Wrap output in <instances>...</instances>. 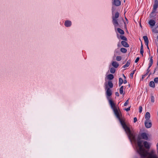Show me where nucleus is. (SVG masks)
Instances as JSON below:
<instances>
[{
    "label": "nucleus",
    "mask_w": 158,
    "mask_h": 158,
    "mask_svg": "<svg viewBox=\"0 0 158 158\" xmlns=\"http://www.w3.org/2000/svg\"><path fill=\"white\" fill-rule=\"evenodd\" d=\"M107 98L111 107L112 109L114 114L116 117L118 119L123 128L125 130L126 133L127 134L129 139L131 140L135 141L136 139L135 138V134L133 132L131 131L130 128L126 124L124 120L121 118L122 114L119 110V107L115 105L113 100L109 97H107Z\"/></svg>",
    "instance_id": "1"
},
{
    "label": "nucleus",
    "mask_w": 158,
    "mask_h": 158,
    "mask_svg": "<svg viewBox=\"0 0 158 158\" xmlns=\"http://www.w3.org/2000/svg\"><path fill=\"white\" fill-rule=\"evenodd\" d=\"M143 141L140 140L139 137L137 139V152L141 158H158L154 151L152 150L148 152L144 148L143 145Z\"/></svg>",
    "instance_id": "2"
},
{
    "label": "nucleus",
    "mask_w": 158,
    "mask_h": 158,
    "mask_svg": "<svg viewBox=\"0 0 158 158\" xmlns=\"http://www.w3.org/2000/svg\"><path fill=\"white\" fill-rule=\"evenodd\" d=\"M119 16V14L118 12H116L114 15L112 17V22L115 27H117L119 25L118 22V20L117 19Z\"/></svg>",
    "instance_id": "3"
},
{
    "label": "nucleus",
    "mask_w": 158,
    "mask_h": 158,
    "mask_svg": "<svg viewBox=\"0 0 158 158\" xmlns=\"http://www.w3.org/2000/svg\"><path fill=\"white\" fill-rule=\"evenodd\" d=\"M105 89L106 90V94L107 97L111 96L112 94L111 90L109 88L107 87V85H106Z\"/></svg>",
    "instance_id": "4"
},
{
    "label": "nucleus",
    "mask_w": 158,
    "mask_h": 158,
    "mask_svg": "<svg viewBox=\"0 0 158 158\" xmlns=\"http://www.w3.org/2000/svg\"><path fill=\"white\" fill-rule=\"evenodd\" d=\"M158 6V2L157 1H155V3L153 5V9L152 12L151 13L150 15L152 16L153 15L154 13H155V11L157 8Z\"/></svg>",
    "instance_id": "5"
},
{
    "label": "nucleus",
    "mask_w": 158,
    "mask_h": 158,
    "mask_svg": "<svg viewBox=\"0 0 158 158\" xmlns=\"http://www.w3.org/2000/svg\"><path fill=\"white\" fill-rule=\"evenodd\" d=\"M144 124L145 127L148 128H151L152 126V123L151 120L145 121Z\"/></svg>",
    "instance_id": "6"
},
{
    "label": "nucleus",
    "mask_w": 158,
    "mask_h": 158,
    "mask_svg": "<svg viewBox=\"0 0 158 158\" xmlns=\"http://www.w3.org/2000/svg\"><path fill=\"white\" fill-rule=\"evenodd\" d=\"M112 3L113 5L116 6H119L121 4V1L119 0H114Z\"/></svg>",
    "instance_id": "7"
},
{
    "label": "nucleus",
    "mask_w": 158,
    "mask_h": 158,
    "mask_svg": "<svg viewBox=\"0 0 158 158\" xmlns=\"http://www.w3.org/2000/svg\"><path fill=\"white\" fill-rule=\"evenodd\" d=\"M106 85H107V87H109L110 88H113V84L112 83L111 81H108V83H105V88H106Z\"/></svg>",
    "instance_id": "8"
},
{
    "label": "nucleus",
    "mask_w": 158,
    "mask_h": 158,
    "mask_svg": "<svg viewBox=\"0 0 158 158\" xmlns=\"http://www.w3.org/2000/svg\"><path fill=\"white\" fill-rule=\"evenodd\" d=\"M141 137L143 139L146 140L148 139V135L145 133H143L141 134Z\"/></svg>",
    "instance_id": "9"
},
{
    "label": "nucleus",
    "mask_w": 158,
    "mask_h": 158,
    "mask_svg": "<svg viewBox=\"0 0 158 158\" xmlns=\"http://www.w3.org/2000/svg\"><path fill=\"white\" fill-rule=\"evenodd\" d=\"M145 121L150 120V114L149 112H147L145 115Z\"/></svg>",
    "instance_id": "10"
},
{
    "label": "nucleus",
    "mask_w": 158,
    "mask_h": 158,
    "mask_svg": "<svg viewBox=\"0 0 158 158\" xmlns=\"http://www.w3.org/2000/svg\"><path fill=\"white\" fill-rule=\"evenodd\" d=\"M71 22L69 20H67L65 21L64 25L66 27H69L71 26Z\"/></svg>",
    "instance_id": "11"
},
{
    "label": "nucleus",
    "mask_w": 158,
    "mask_h": 158,
    "mask_svg": "<svg viewBox=\"0 0 158 158\" xmlns=\"http://www.w3.org/2000/svg\"><path fill=\"white\" fill-rule=\"evenodd\" d=\"M148 23L151 26L153 27L155 25L156 22L154 20L151 19L149 21Z\"/></svg>",
    "instance_id": "12"
},
{
    "label": "nucleus",
    "mask_w": 158,
    "mask_h": 158,
    "mask_svg": "<svg viewBox=\"0 0 158 158\" xmlns=\"http://www.w3.org/2000/svg\"><path fill=\"white\" fill-rule=\"evenodd\" d=\"M144 41L145 42V44L148 46V37L146 36H144L143 37Z\"/></svg>",
    "instance_id": "13"
},
{
    "label": "nucleus",
    "mask_w": 158,
    "mask_h": 158,
    "mask_svg": "<svg viewBox=\"0 0 158 158\" xmlns=\"http://www.w3.org/2000/svg\"><path fill=\"white\" fill-rule=\"evenodd\" d=\"M121 44L123 46L125 47H129V44L127 42L125 41H122Z\"/></svg>",
    "instance_id": "14"
},
{
    "label": "nucleus",
    "mask_w": 158,
    "mask_h": 158,
    "mask_svg": "<svg viewBox=\"0 0 158 158\" xmlns=\"http://www.w3.org/2000/svg\"><path fill=\"white\" fill-rule=\"evenodd\" d=\"M143 144L145 147L146 149H149L150 148V146L149 143L147 141H145L143 143Z\"/></svg>",
    "instance_id": "15"
},
{
    "label": "nucleus",
    "mask_w": 158,
    "mask_h": 158,
    "mask_svg": "<svg viewBox=\"0 0 158 158\" xmlns=\"http://www.w3.org/2000/svg\"><path fill=\"white\" fill-rule=\"evenodd\" d=\"M112 65L115 68H117L118 65V64L116 61H113L112 63Z\"/></svg>",
    "instance_id": "16"
},
{
    "label": "nucleus",
    "mask_w": 158,
    "mask_h": 158,
    "mask_svg": "<svg viewBox=\"0 0 158 158\" xmlns=\"http://www.w3.org/2000/svg\"><path fill=\"white\" fill-rule=\"evenodd\" d=\"M117 30L118 32H119L120 34L121 35H123L124 34V31L120 28H118Z\"/></svg>",
    "instance_id": "17"
},
{
    "label": "nucleus",
    "mask_w": 158,
    "mask_h": 158,
    "mask_svg": "<svg viewBox=\"0 0 158 158\" xmlns=\"http://www.w3.org/2000/svg\"><path fill=\"white\" fill-rule=\"evenodd\" d=\"M107 77L108 79L110 80L113 79L114 77L113 75L112 74H109Z\"/></svg>",
    "instance_id": "18"
},
{
    "label": "nucleus",
    "mask_w": 158,
    "mask_h": 158,
    "mask_svg": "<svg viewBox=\"0 0 158 158\" xmlns=\"http://www.w3.org/2000/svg\"><path fill=\"white\" fill-rule=\"evenodd\" d=\"M130 64V61H128L127 62L126 64L123 66V67L124 68L127 67L129 66Z\"/></svg>",
    "instance_id": "19"
},
{
    "label": "nucleus",
    "mask_w": 158,
    "mask_h": 158,
    "mask_svg": "<svg viewBox=\"0 0 158 158\" xmlns=\"http://www.w3.org/2000/svg\"><path fill=\"white\" fill-rule=\"evenodd\" d=\"M150 63L149 64V66L148 67V69H149V68L152 65V64L153 63V60L152 59V57H151L150 58Z\"/></svg>",
    "instance_id": "20"
},
{
    "label": "nucleus",
    "mask_w": 158,
    "mask_h": 158,
    "mask_svg": "<svg viewBox=\"0 0 158 158\" xmlns=\"http://www.w3.org/2000/svg\"><path fill=\"white\" fill-rule=\"evenodd\" d=\"M149 86L152 87H155V83L154 81H151L149 83Z\"/></svg>",
    "instance_id": "21"
},
{
    "label": "nucleus",
    "mask_w": 158,
    "mask_h": 158,
    "mask_svg": "<svg viewBox=\"0 0 158 158\" xmlns=\"http://www.w3.org/2000/svg\"><path fill=\"white\" fill-rule=\"evenodd\" d=\"M123 80L121 78H119V85L120 86L123 83Z\"/></svg>",
    "instance_id": "22"
},
{
    "label": "nucleus",
    "mask_w": 158,
    "mask_h": 158,
    "mask_svg": "<svg viewBox=\"0 0 158 158\" xmlns=\"http://www.w3.org/2000/svg\"><path fill=\"white\" fill-rule=\"evenodd\" d=\"M121 51L123 53H126L127 52V50L124 48H122L120 49Z\"/></svg>",
    "instance_id": "23"
},
{
    "label": "nucleus",
    "mask_w": 158,
    "mask_h": 158,
    "mask_svg": "<svg viewBox=\"0 0 158 158\" xmlns=\"http://www.w3.org/2000/svg\"><path fill=\"white\" fill-rule=\"evenodd\" d=\"M123 86H121L119 89L120 93L121 94H122L123 93Z\"/></svg>",
    "instance_id": "24"
},
{
    "label": "nucleus",
    "mask_w": 158,
    "mask_h": 158,
    "mask_svg": "<svg viewBox=\"0 0 158 158\" xmlns=\"http://www.w3.org/2000/svg\"><path fill=\"white\" fill-rule=\"evenodd\" d=\"M120 37L121 39L125 41H127V38L123 35H120Z\"/></svg>",
    "instance_id": "25"
},
{
    "label": "nucleus",
    "mask_w": 158,
    "mask_h": 158,
    "mask_svg": "<svg viewBox=\"0 0 158 158\" xmlns=\"http://www.w3.org/2000/svg\"><path fill=\"white\" fill-rule=\"evenodd\" d=\"M110 72L112 73H114L115 72V70L113 68H112L110 69Z\"/></svg>",
    "instance_id": "26"
},
{
    "label": "nucleus",
    "mask_w": 158,
    "mask_h": 158,
    "mask_svg": "<svg viewBox=\"0 0 158 158\" xmlns=\"http://www.w3.org/2000/svg\"><path fill=\"white\" fill-rule=\"evenodd\" d=\"M122 57L120 56H117L116 58V60L117 61H119L121 60Z\"/></svg>",
    "instance_id": "27"
},
{
    "label": "nucleus",
    "mask_w": 158,
    "mask_h": 158,
    "mask_svg": "<svg viewBox=\"0 0 158 158\" xmlns=\"http://www.w3.org/2000/svg\"><path fill=\"white\" fill-rule=\"evenodd\" d=\"M155 98L152 95L151 96V101L152 103L154 102Z\"/></svg>",
    "instance_id": "28"
},
{
    "label": "nucleus",
    "mask_w": 158,
    "mask_h": 158,
    "mask_svg": "<svg viewBox=\"0 0 158 158\" xmlns=\"http://www.w3.org/2000/svg\"><path fill=\"white\" fill-rule=\"evenodd\" d=\"M154 81L155 83H158V77H156L154 78Z\"/></svg>",
    "instance_id": "29"
},
{
    "label": "nucleus",
    "mask_w": 158,
    "mask_h": 158,
    "mask_svg": "<svg viewBox=\"0 0 158 158\" xmlns=\"http://www.w3.org/2000/svg\"><path fill=\"white\" fill-rule=\"evenodd\" d=\"M129 103V99L127 100L126 102L124 103V106H126L127 105V104H128Z\"/></svg>",
    "instance_id": "30"
},
{
    "label": "nucleus",
    "mask_w": 158,
    "mask_h": 158,
    "mask_svg": "<svg viewBox=\"0 0 158 158\" xmlns=\"http://www.w3.org/2000/svg\"><path fill=\"white\" fill-rule=\"evenodd\" d=\"M142 107L141 106L139 107V112L141 113L142 111Z\"/></svg>",
    "instance_id": "31"
},
{
    "label": "nucleus",
    "mask_w": 158,
    "mask_h": 158,
    "mask_svg": "<svg viewBox=\"0 0 158 158\" xmlns=\"http://www.w3.org/2000/svg\"><path fill=\"white\" fill-rule=\"evenodd\" d=\"M140 52L141 55L143 56V49H140Z\"/></svg>",
    "instance_id": "32"
},
{
    "label": "nucleus",
    "mask_w": 158,
    "mask_h": 158,
    "mask_svg": "<svg viewBox=\"0 0 158 158\" xmlns=\"http://www.w3.org/2000/svg\"><path fill=\"white\" fill-rule=\"evenodd\" d=\"M139 57H137L135 60V63H137L138 62V61L139 60Z\"/></svg>",
    "instance_id": "33"
},
{
    "label": "nucleus",
    "mask_w": 158,
    "mask_h": 158,
    "mask_svg": "<svg viewBox=\"0 0 158 158\" xmlns=\"http://www.w3.org/2000/svg\"><path fill=\"white\" fill-rule=\"evenodd\" d=\"M152 31L153 32H154L155 33H157V31H156L155 29H152Z\"/></svg>",
    "instance_id": "34"
},
{
    "label": "nucleus",
    "mask_w": 158,
    "mask_h": 158,
    "mask_svg": "<svg viewBox=\"0 0 158 158\" xmlns=\"http://www.w3.org/2000/svg\"><path fill=\"white\" fill-rule=\"evenodd\" d=\"M130 107H128L127 109H125V110L126 111H128L130 110Z\"/></svg>",
    "instance_id": "35"
},
{
    "label": "nucleus",
    "mask_w": 158,
    "mask_h": 158,
    "mask_svg": "<svg viewBox=\"0 0 158 158\" xmlns=\"http://www.w3.org/2000/svg\"><path fill=\"white\" fill-rule=\"evenodd\" d=\"M137 121V119L136 117H135L134 118V123H135Z\"/></svg>",
    "instance_id": "36"
},
{
    "label": "nucleus",
    "mask_w": 158,
    "mask_h": 158,
    "mask_svg": "<svg viewBox=\"0 0 158 158\" xmlns=\"http://www.w3.org/2000/svg\"><path fill=\"white\" fill-rule=\"evenodd\" d=\"M147 73L145 74H146V75H147V74H148V73H149V72H150V70H149V69H147Z\"/></svg>",
    "instance_id": "37"
},
{
    "label": "nucleus",
    "mask_w": 158,
    "mask_h": 158,
    "mask_svg": "<svg viewBox=\"0 0 158 158\" xmlns=\"http://www.w3.org/2000/svg\"><path fill=\"white\" fill-rule=\"evenodd\" d=\"M115 95L117 96H119V93L118 92H116L115 93Z\"/></svg>",
    "instance_id": "38"
},
{
    "label": "nucleus",
    "mask_w": 158,
    "mask_h": 158,
    "mask_svg": "<svg viewBox=\"0 0 158 158\" xmlns=\"http://www.w3.org/2000/svg\"><path fill=\"white\" fill-rule=\"evenodd\" d=\"M134 71L133 73H131V74H130V76H131V77H133V74H134Z\"/></svg>",
    "instance_id": "39"
},
{
    "label": "nucleus",
    "mask_w": 158,
    "mask_h": 158,
    "mask_svg": "<svg viewBox=\"0 0 158 158\" xmlns=\"http://www.w3.org/2000/svg\"><path fill=\"white\" fill-rule=\"evenodd\" d=\"M143 49V46L142 44V43H141V49Z\"/></svg>",
    "instance_id": "40"
},
{
    "label": "nucleus",
    "mask_w": 158,
    "mask_h": 158,
    "mask_svg": "<svg viewBox=\"0 0 158 158\" xmlns=\"http://www.w3.org/2000/svg\"><path fill=\"white\" fill-rule=\"evenodd\" d=\"M157 153L158 154V143L157 144Z\"/></svg>",
    "instance_id": "41"
},
{
    "label": "nucleus",
    "mask_w": 158,
    "mask_h": 158,
    "mask_svg": "<svg viewBox=\"0 0 158 158\" xmlns=\"http://www.w3.org/2000/svg\"><path fill=\"white\" fill-rule=\"evenodd\" d=\"M146 76V74H145L144 75H143L142 77V78H143Z\"/></svg>",
    "instance_id": "42"
},
{
    "label": "nucleus",
    "mask_w": 158,
    "mask_h": 158,
    "mask_svg": "<svg viewBox=\"0 0 158 158\" xmlns=\"http://www.w3.org/2000/svg\"><path fill=\"white\" fill-rule=\"evenodd\" d=\"M123 82L124 84H125L127 83V81L126 80H124Z\"/></svg>",
    "instance_id": "43"
},
{
    "label": "nucleus",
    "mask_w": 158,
    "mask_h": 158,
    "mask_svg": "<svg viewBox=\"0 0 158 158\" xmlns=\"http://www.w3.org/2000/svg\"><path fill=\"white\" fill-rule=\"evenodd\" d=\"M124 24H125V27L127 29L126 24V23H124Z\"/></svg>",
    "instance_id": "44"
},
{
    "label": "nucleus",
    "mask_w": 158,
    "mask_h": 158,
    "mask_svg": "<svg viewBox=\"0 0 158 158\" xmlns=\"http://www.w3.org/2000/svg\"><path fill=\"white\" fill-rule=\"evenodd\" d=\"M123 76L125 78H126V77H125V76L124 75H123Z\"/></svg>",
    "instance_id": "45"
},
{
    "label": "nucleus",
    "mask_w": 158,
    "mask_h": 158,
    "mask_svg": "<svg viewBox=\"0 0 158 158\" xmlns=\"http://www.w3.org/2000/svg\"><path fill=\"white\" fill-rule=\"evenodd\" d=\"M147 46V48H148V49H149V47H148V46Z\"/></svg>",
    "instance_id": "46"
},
{
    "label": "nucleus",
    "mask_w": 158,
    "mask_h": 158,
    "mask_svg": "<svg viewBox=\"0 0 158 158\" xmlns=\"http://www.w3.org/2000/svg\"><path fill=\"white\" fill-rule=\"evenodd\" d=\"M125 19H126V20H127V18H125Z\"/></svg>",
    "instance_id": "47"
},
{
    "label": "nucleus",
    "mask_w": 158,
    "mask_h": 158,
    "mask_svg": "<svg viewBox=\"0 0 158 158\" xmlns=\"http://www.w3.org/2000/svg\"><path fill=\"white\" fill-rule=\"evenodd\" d=\"M122 20L123 21V19H122Z\"/></svg>",
    "instance_id": "48"
},
{
    "label": "nucleus",
    "mask_w": 158,
    "mask_h": 158,
    "mask_svg": "<svg viewBox=\"0 0 158 158\" xmlns=\"http://www.w3.org/2000/svg\"><path fill=\"white\" fill-rule=\"evenodd\" d=\"M157 52H158V49H157Z\"/></svg>",
    "instance_id": "49"
}]
</instances>
